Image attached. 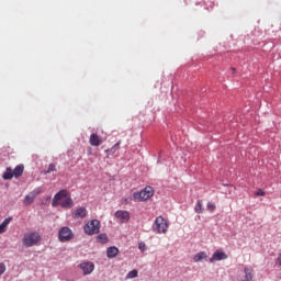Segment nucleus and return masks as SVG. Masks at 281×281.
Returning a JSON list of instances; mask_svg holds the SVG:
<instances>
[{
	"instance_id": "f257e3e1",
	"label": "nucleus",
	"mask_w": 281,
	"mask_h": 281,
	"mask_svg": "<svg viewBox=\"0 0 281 281\" xmlns=\"http://www.w3.org/2000/svg\"><path fill=\"white\" fill-rule=\"evenodd\" d=\"M63 207L64 210H71L74 207V200L69 196V191L63 189L55 194L52 201L53 207Z\"/></svg>"
},
{
	"instance_id": "f03ea898",
	"label": "nucleus",
	"mask_w": 281,
	"mask_h": 281,
	"mask_svg": "<svg viewBox=\"0 0 281 281\" xmlns=\"http://www.w3.org/2000/svg\"><path fill=\"white\" fill-rule=\"evenodd\" d=\"M100 221L98 220H90L83 226V232L87 236H95V234H100Z\"/></svg>"
},
{
	"instance_id": "7ed1b4c3",
	"label": "nucleus",
	"mask_w": 281,
	"mask_h": 281,
	"mask_svg": "<svg viewBox=\"0 0 281 281\" xmlns=\"http://www.w3.org/2000/svg\"><path fill=\"white\" fill-rule=\"evenodd\" d=\"M151 229L156 232V234H166V232H168V221L164 218V216L156 217Z\"/></svg>"
},
{
	"instance_id": "20e7f679",
	"label": "nucleus",
	"mask_w": 281,
	"mask_h": 281,
	"mask_svg": "<svg viewBox=\"0 0 281 281\" xmlns=\"http://www.w3.org/2000/svg\"><path fill=\"white\" fill-rule=\"evenodd\" d=\"M155 194V190L153 187H146L144 190L139 192L133 193L134 201H148Z\"/></svg>"
},
{
	"instance_id": "39448f33",
	"label": "nucleus",
	"mask_w": 281,
	"mask_h": 281,
	"mask_svg": "<svg viewBox=\"0 0 281 281\" xmlns=\"http://www.w3.org/2000/svg\"><path fill=\"white\" fill-rule=\"evenodd\" d=\"M41 243V235L36 232H32L24 235L23 245L24 247H34Z\"/></svg>"
},
{
	"instance_id": "423d86ee",
	"label": "nucleus",
	"mask_w": 281,
	"mask_h": 281,
	"mask_svg": "<svg viewBox=\"0 0 281 281\" xmlns=\"http://www.w3.org/2000/svg\"><path fill=\"white\" fill-rule=\"evenodd\" d=\"M58 240L59 243H69V240H74V231L67 226L61 227L58 232Z\"/></svg>"
},
{
	"instance_id": "0eeeda50",
	"label": "nucleus",
	"mask_w": 281,
	"mask_h": 281,
	"mask_svg": "<svg viewBox=\"0 0 281 281\" xmlns=\"http://www.w3.org/2000/svg\"><path fill=\"white\" fill-rule=\"evenodd\" d=\"M78 269H80L83 276H91L95 270V265L91 261H83L78 265Z\"/></svg>"
},
{
	"instance_id": "6e6552de",
	"label": "nucleus",
	"mask_w": 281,
	"mask_h": 281,
	"mask_svg": "<svg viewBox=\"0 0 281 281\" xmlns=\"http://www.w3.org/2000/svg\"><path fill=\"white\" fill-rule=\"evenodd\" d=\"M114 216L121 225L131 221V213L128 211H116Z\"/></svg>"
},
{
	"instance_id": "1a4fd4ad",
	"label": "nucleus",
	"mask_w": 281,
	"mask_h": 281,
	"mask_svg": "<svg viewBox=\"0 0 281 281\" xmlns=\"http://www.w3.org/2000/svg\"><path fill=\"white\" fill-rule=\"evenodd\" d=\"M41 192H43V190H41V188H37L33 190L31 193H29L27 195H25L23 201L24 205H32L34 203V199H36V196H38Z\"/></svg>"
},
{
	"instance_id": "9d476101",
	"label": "nucleus",
	"mask_w": 281,
	"mask_h": 281,
	"mask_svg": "<svg viewBox=\"0 0 281 281\" xmlns=\"http://www.w3.org/2000/svg\"><path fill=\"white\" fill-rule=\"evenodd\" d=\"M221 260H227V255L225 254V251L221 249H217L209 259L210 262H218Z\"/></svg>"
},
{
	"instance_id": "9b49d317",
	"label": "nucleus",
	"mask_w": 281,
	"mask_h": 281,
	"mask_svg": "<svg viewBox=\"0 0 281 281\" xmlns=\"http://www.w3.org/2000/svg\"><path fill=\"white\" fill-rule=\"evenodd\" d=\"M103 139H102V137L101 136H99L98 134H95V133H92L91 135H90V138H89V144H90V146H95V147H98V146H101V144H103Z\"/></svg>"
},
{
	"instance_id": "f8f14e48",
	"label": "nucleus",
	"mask_w": 281,
	"mask_h": 281,
	"mask_svg": "<svg viewBox=\"0 0 281 281\" xmlns=\"http://www.w3.org/2000/svg\"><path fill=\"white\" fill-rule=\"evenodd\" d=\"M89 214V212L87 211L86 207H78L72 216L75 218H87V215Z\"/></svg>"
},
{
	"instance_id": "ddd939ff",
	"label": "nucleus",
	"mask_w": 281,
	"mask_h": 281,
	"mask_svg": "<svg viewBox=\"0 0 281 281\" xmlns=\"http://www.w3.org/2000/svg\"><path fill=\"white\" fill-rule=\"evenodd\" d=\"M203 260H207V252L200 251L193 256L194 262H203Z\"/></svg>"
},
{
	"instance_id": "4468645a",
	"label": "nucleus",
	"mask_w": 281,
	"mask_h": 281,
	"mask_svg": "<svg viewBox=\"0 0 281 281\" xmlns=\"http://www.w3.org/2000/svg\"><path fill=\"white\" fill-rule=\"evenodd\" d=\"M245 278L241 281H254V270L251 268H244Z\"/></svg>"
},
{
	"instance_id": "2eb2a0df",
	"label": "nucleus",
	"mask_w": 281,
	"mask_h": 281,
	"mask_svg": "<svg viewBox=\"0 0 281 281\" xmlns=\"http://www.w3.org/2000/svg\"><path fill=\"white\" fill-rule=\"evenodd\" d=\"M120 254V249L117 247L112 246L106 249V256L108 258H115Z\"/></svg>"
},
{
	"instance_id": "dca6fc26",
	"label": "nucleus",
	"mask_w": 281,
	"mask_h": 281,
	"mask_svg": "<svg viewBox=\"0 0 281 281\" xmlns=\"http://www.w3.org/2000/svg\"><path fill=\"white\" fill-rule=\"evenodd\" d=\"M25 170V167L23 165H18L13 170V177L15 179H19V177L23 176V171Z\"/></svg>"
},
{
	"instance_id": "f3484780",
	"label": "nucleus",
	"mask_w": 281,
	"mask_h": 281,
	"mask_svg": "<svg viewBox=\"0 0 281 281\" xmlns=\"http://www.w3.org/2000/svg\"><path fill=\"white\" fill-rule=\"evenodd\" d=\"M12 222V217L5 218L1 224H0V234H5L8 226Z\"/></svg>"
},
{
	"instance_id": "a211bd4d",
	"label": "nucleus",
	"mask_w": 281,
	"mask_h": 281,
	"mask_svg": "<svg viewBox=\"0 0 281 281\" xmlns=\"http://www.w3.org/2000/svg\"><path fill=\"white\" fill-rule=\"evenodd\" d=\"M14 177V172L12 171V168H7L2 178L4 179V181H10V179H12Z\"/></svg>"
},
{
	"instance_id": "6ab92c4d",
	"label": "nucleus",
	"mask_w": 281,
	"mask_h": 281,
	"mask_svg": "<svg viewBox=\"0 0 281 281\" xmlns=\"http://www.w3.org/2000/svg\"><path fill=\"white\" fill-rule=\"evenodd\" d=\"M97 240L98 243H101L102 245H104L109 243V237L106 236V234L102 233L97 236Z\"/></svg>"
},
{
	"instance_id": "aec40b11",
	"label": "nucleus",
	"mask_w": 281,
	"mask_h": 281,
	"mask_svg": "<svg viewBox=\"0 0 281 281\" xmlns=\"http://www.w3.org/2000/svg\"><path fill=\"white\" fill-rule=\"evenodd\" d=\"M137 276H139V271L134 269L126 274V280H133L134 278H137Z\"/></svg>"
},
{
	"instance_id": "412c9836",
	"label": "nucleus",
	"mask_w": 281,
	"mask_h": 281,
	"mask_svg": "<svg viewBox=\"0 0 281 281\" xmlns=\"http://www.w3.org/2000/svg\"><path fill=\"white\" fill-rule=\"evenodd\" d=\"M195 212H196V214H203V201L202 200H198V202L195 204Z\"/></svg>"
},
{
	"instance_id": "4be33fe9",
	"label": "nucleus",
	"mask_w": 281,
	"mask_h": 281,
	"mask_svg": "<svg viewBox=\"0 0 281 281\" xmlns=\"http://www.w3.org/2000/svg\"><path fill=\"white\" fill-rule=\"evenodd\" d=\"M121 142H117L112 148L108 149L106 153H111L112 155L120 148Z\"/></svg>"
},
{
	"instance_id": "5701e85b",
	"label": "nucleus",
	"mask_w": 281,
	"mask_h": 281,
	"mask_svg": "<svg viewBox=\"0 0 281 281\" xmlns=\"http://www.w3.org/2000/svg\"><path fill=\"white\" fill-rule=\"evenodd\" d=\"M206 207H207L209 212H214V210H216V204L209 202L206 204Z\"/></svg>"
},
{
	"instance_id": "b1692460",
	"label": "nucleus",
	"mask_w": 281,
	"mask_h": 281,
	"mask_svg": "<svg viewBox=\"0 0 281 281\" xmlns=\"http://www.w3.org/2000/svg\"><path fill=\"white\" fill-rule=\"evenodd\" d=\"M56 170V165L50 164L46 170V175H49V172H55Z\"/></svg>"
},
{
	"instance_id": "393cba45",
	"label": "nucleus",
	"mask_w": 281,
	"mask_h": 281,
	"mask_svg": "<svg viewBox=\"0 0 281 281\" xmlns=\"http://www.w3.org/2000/svg\"><path fill=\"white\" fill-rule=\"evenodd\" d=\"M138 249H139V251H146V244L144 241H140L138 244Z\"/></svg>"
},
{
	"instance_id": "a878e982",
	"label": "nucleus",
	"mask_w": 281,
	"mask_h": 281,
	"mask_svg": "<svg viewBox=\"0 0 281 281\" xmlns=\"http://www.w3.org/2000/svg\"><path fill=\"white\" fill-rule=\"evenodd\" d=\"M265 191L262 189H259L258 191L255 192L256 196H265Z\"/></svg>"
},
{
	"instance_id": "bb28decb",
	"label": "nucleus",
	"mask_w": 281,
	"mask_h": 281,
	"mask_svg": "<svg viewBox=\"0 0 281 281\" xmlns=\"http://www.w3.org/2000/svg\"><path fill=\"white\" fill-rule=\"evenodd\" d=\"M5 273V263H0V276H3Z\"/></svg>"
},
{
	"instance_id": "cd10ccee",
	"label": "nucleus",
	"mask_w": 281,
	"mask_h": 281,
	"mask_svg": "<svg viewBox=\"0 0 281 281\" xmlns=\"http://www.w3.org/2000/svg\"><path fill=\"white\" fill-rule=\"evenodd\" d=\"M276 265L277 267H281V254L278 256Z\"/></svg>"
},
{
	"instance_id": "c85d7f7f",
	"label": "nucleus",
	"mask_w": 281,
	"mask_h": 281,
	"mask_svg": "<svg viewBox=\"0 0 281 281\" xmlns=\"http://www.w3.org/2000/svg\"><path fill=\"white\" fill-rule=\"evenodd\" d=\"M233 74L236 71V68H232Z\"/></svg>"
}]
</instances>
